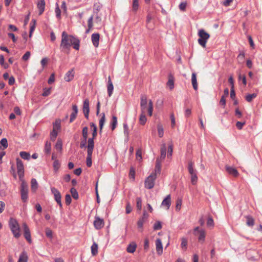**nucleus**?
Wrapping results in <instances>:
<instances>
[{"mask_svg":"<svg viewBox=\"0 0 262 262\" xmlns=\"http://www.w3.org/2000/svg\"><path fill=\"white\" fill-rule=\"evenodd\" d=\"M161 162H162V161H161V160H160L159 158H157L156 159L155 170L154 172H152L151 173L156 174V177L157 176L158 174L160 173Z\"/></svg>","mask_w":262,"mask_h":262,"instance_id":"nucleus-21","label":"nucleus"},{"mask_svg":"<svg viewBox=\"0 0 262 262\" xmlns=\"http://www.w3.org/2000/svg\"><path fill=\"white\" fill-rule=\"evenodd\" d=\"M90 126L91 128H93L92 137L88 139V144H89L90 140H91V142L93 144V146H94V139L97 135V127L96 125L93 122L90 123Z\"/></svg>","mask_w":262,"mask_h":262,"instance_id":"nucleus-10","label":"nucleus"},{"mask_svg":"<svg viewBox=\"0 0 262 262\" xmlns=\"http://www.w3.org/2000/svg\"><path fill=\"white\" fill-rule=\"evenodd\" d=\"M225 168L228 173L230 175L234 177H237L238 176L239 173L236 168L229 166H226Z\"/></svg>","mask_w":262,"mask_h":262,"instance_id":"nucleus-15","label":"nucleus"},{"mask_svg":"<svg viewBox=\"0 0 262 262\" xmlns=\"http://www.w3.org/2000/svg\"><path fill=\"white\" fill-rule=\"evenodd\" d=\"M46 235L47 237L49 238H52L53 236V232L49 228H46Z\"/></svg>","mask_w":262,"mask_h":262,"instance_id":"nucleus-63","label":"nucleus"},{"mask_svg":"<svg viewBox=\"0 0 262 262\" xmlns=\"http://www.w3.org/2000/svg\"><path fill=\"white\" fill-rule=\"evenodd\" d=\"M171 204V199L170 195H168L163 200L161 205L163 206H166L167 209H168Z\"/></svg>","mask_w":262,"mask_h":262,"instance_id":"nucleus-23","label":"nucleus"},{"mask_svg":"<svg viewBox=\"0 0 262 262\" xmlns=\"http://www.w3.org/2000/svg\"><path fill=\"white\" fill-rule=\"evenodd\" d=\"M56 7L55 9L56 16L58 18H60L61 17V10L59 8V5L57 3H56Z\"/></svg>","mask_w":262,"mask_h":262,"instance_id":"nucleus-53","label":"nucleus"},{"mask_svg":"<svg viewBox=\"0 0 262 262\" xmlns=\"http://www.w3.org/2000/svg\"><path fill=\"white\" fill-rule=\"evenodd\" d=\"M0 64L3 66L5 69L8 68L7 63H5L4 57L3 55H0Z\"/></svg>","mask_w":262,"mask_h":262,"instance_id":"nucleus-47","label":"nucleus"},{"mask_svg":"<svg viewBox=\"0 0 262 262\" xmlns=\"http://www.w3.org/2000/svg\"><path fill=\"white\" fill-rule=\"evenodd\" d=\"M104 222L103 219L98 216H96L94 221V226L96 229H101L103 227Z\"/></svg>","mask_w":262,"mask_h":262,"instance_id":"nucleus-13","label":"nucleus"},{"mask_svg":"<svg viewBox=\"0 0 262 262\" xmlns=\"http://www.w3.org/2000/svg\"><path fill=\"white\" fill-rule=\"evenodd\" d=\"M16 165L19 178L22 181L24 176V166L22 161L19 158H16Z\"/></svg>","mask_w":262,"mask_h":262,"instance_id":"nucleus-8","label":"nucleus"},{"mask_svg":"<svg viewBox=\"0 0 262 262\" xmlns=\"http://www.w3.org/2000/svg\"><path fill=\"white\" fill-rule=\"evenodd\" d=\"M157 129L159 136L160 138L162 137L164 135V131L162 126L160 124H158L157 126Z\"/></svg>","mask_w":262,"mask_h":262,"instance_id":"nucleus-50","label":"nucleus"},{"mask_svg":"<svg viewBox=\"0 0 262 262\" xmlns=\"http://www.w3.org/2000/svg\"><path fill=\"white\" fill-rule=\"evenodd\" d=\"M101 6L99 4H95L94 8V12L98 14L99 11L100 10Z\"/></svg>","mask_w":262,"mask_h":262,"instance_id":"nucleus-62","label":"nucleus"},{"mask_svg":"<svg viewBox=\"0 0 262 262\" xmlns=\"http://www.w3.org/2000/svg\"><path fill=\"white\" fill-rule=\"evenodd\" d=\"M70 192L71 193L72 197L74 199L77 200L78 198V193L77 190L74 188H71Z\"/></svg>","mask_w":262,"mask_h":262,"instance_id":"nucleus-46","label":"nucleus"},{"mask_svg":"<svg viewBox=\"0 0 262 262\" xmlns=\"http://www.w3.org/2000/svg\"><path fill=\"white\" fill-rule=\"evenodd\" d=\"M28 255L26 251H24L21 253L19 255V259L17 262H27L28 261Z\"/></svg>","mask_w":262,"mask_h":262,"instance_id":"nucleus-26","label":"nucleus"},{"mask_svg":"<svg viewBox=\"0 0 262 262\" xmlns=\"http://www.w3.org/2000/svg\"><path fill=\"white\" fill-rule=\"evenodd\" d=\"M157 178L156 176V174L151 173L146 179L145 181V187L148 189H152L155 185V181Z\"/></svg>","mask_w":262,"mask_h":262,"instance_id":"nucleus-7","label":"nucleus"},{"mask_svg":"<svg viewBox=\"0 0 262 262\" xmlns=\"http://www.w3.org/2000/svg\"><path fill=\"white\" fill-rule=\"evenodd\" d=\"M123 129H124V134L126 136H128L129 134L128 131V127L126 123H123Z\"/></svg>","mask_w":262,"mask_h":262,"instance_id":"nucleus-60","label":"nucleus"},{"mask_svg":"<svg viewBox=\"0 0 262 262\" xmlns=\"http://www.w3.org/2000/svg\"><path fill=\"white\" fill-rule=\"evenodd\" d=\"M9 227L11 229L14 236L18 238L20 236V226L19 225L15 219L11 217L9 221Z\"/></svg>","mask_w":262,"mask_h":262,"instance_id":"nucleus-2","label":"nucleus"},{"mask_svg":"<svg viewBox=\"0 0 262 262\" xmlns=\"http://www.w3.org/2000/svg\"><path fill=\"white\" fill-rule=\"evenodd\" d=\"M191 82L194 90L196 91L198 90V83L196 80V75L195 73H192V74Z\"/></svg>","mask_w":262,"mask_h":262,"instance_id":"nucleus-27","label":"nucleus"},{"mask_svg":"<svg viewBox=\"0 0 262 262\" xmlns=\"http://www.w3.org/2000/svg\"><path fill=\"white\" fill-rule=\"evenodd\" d=\"M88 139L87 138H81V141H80V148H85L86 147L88 146V145L86 146V143L88 142Z\"/></svg>","mask_w":262,"mask_h":262,"instance_id":"nucleus-44","label":"nucleus"},{"mask_svg":"<svg viewBox=\"0 0 262 262\" xmlns=\"http://www.w3.org/2000/svg\"><path fill=\"white\" fill-rule=\"evenodd\" d=\"M82 138H87L88 136V127L87 126H85L82 128Z\"/></svg>","mask_w":262,"mask_h":262,"instance_id":"nucleus-51","label":"nucleus"},{"mask_svg":"<svg viewBox=\"0 0 262 262\" xmlns=\"http://www.w3.org/2000/svg\"><path fill=\"white\" fill-rule=\"evenodd\" d=\"M88 155L86 157V165L88 167H90L92 165V157L94 146H93V144L91 142V140H90V143L88 144Z\"/></svg>","mask_w":262,"mask_h":262,"instance_id":"nucleus-6","label":"nucleus"},{"mask_svg":"<svg viewBox=\"0 0 262 262\" xmlns=\"http://www.w3.org/2000/svg\"><path fill=\"white\" fill-rule=\"evenodd\" d=\"M136 202H137V208L138 210H141L142 209V199L140 197H138L136 198Z\"/></svg>","mask_w":262,"mask_h":262,"instance_id":"nucleus-54","label":"nucleus"},{"mask_svg":"<svg viewBox=\"0 0 262 262\" xmlns=\"http://www.w3.org/2000/svg\"><path fill=\"white\" fill-rule=\"evenodd\" d=\"M45 152L47 154H50L51 151V143L50 141H47L45 143Z\"/></svg>","mask_w":262,"mask_h":262,"instance_id":"nucleus-34","label":"nucleus"},{"mask_svg":"<svg viewBox=\"0 0 262 262\" xmlns=\"http://www.w3.org/2000/svg\"><path fill=\"white\" fill-rule=\"evenodd\" d=\"M147 104V98L146 95L143 94L141 96L140 106L141 112L146 113Z\"/></svg>","mask_w":262,"mask_h":262,"instance_id":"nucleus-12","label":"nucleus"},{"mask_svg":"<svg viewBox=\"0 0 262 262\" xmlns=\"http://www.w3.org/2000/svg\"><path fill=\"white\" fill-rule=\"evenodd\" d=\"M107 92L109 97H111L113 94L114 86L113 83L112 82L110 76L108 77V81H107Z\"/></svg>","mask_w":262,"mask_h":262,"instance_id":"nucleus-22","label":"nucleus"},{"mask_svg":"<svg viewBox=\"0 0 262 262\" xmlns=\"http://www.w3.org/2000/svg\"><path fill=\"white\" fill-rule=\"evenodd\" d=\"M246 219V225L249 227H252L254 224V220L250 215L245 216Z\"/></svg>","mask_w":262,"mask_h":262,"instance_id":"nucleus-30","label":"nucleus"},{"mask_svg":"<svg viewBox=\"0 0 262 262\" xmlns=\"http://www.w3.org/2000/svg\"><path fill=\"white\" fill-rule=\"evenodd\" d=\"M199 236L198 237V240L200 242H202L203 243L205 241V232L203 229H201L199 230Z\"/></svg>","mask_w":262,"mask_h":262,"instance_id":"nucleus-36","label":"nucleus"},{"mask_svg":"<svg viewBox=\"0 0 262 262\" xmlns=\"http://www.w3.org/2000/svg\"><path fill=\"white\" fill-rule=\"evenodd\" d=\"M149 216L148 214L146 211H144L142 217L139 219L137 222L138 228H141L143 227L144 223L146 222Z\"/></svg>","mask_w":262,"mask_h":262,"instance_id":"nucleus-14","label":"nucleus"},{"mask_svg":"<svg viewBox=\"0 0 262 262\" xmlns=\"http://www.w3.org/2000/svg\"><path fill=\"white\" fill-rule=\"evenodd\" d=\"M72 113L70 115V123H72L76 119L78 113V107L76 104L72 105Z\"/></svg>","mask_w":262,"mask_h":262,"instance_id":"nucleus-17","label":"nucleus"},{"mask_svg":"<svg viewBox=\"0 0 262 262\" xmlns=\"http://www.w3.org/2000/svg\"><path fill=\"white\" fill-rule=\"evenodd\" d=\"M71 201H72V199H71V195L69 194H67L65 196V201H66V204L67 205H70L71 203Z\"/></svg>","mask_w":262,"mask_h":262,"instance_id":"nucleus-61","label":"nucleus"},{"mask_svg":"<svg viewBox=\"0 0 262 262\" xmlns=\"http://www.w3.org/2000/svg\"><path fill=\"white\" fill-rule=\"evenodd\" d=\"M24 229V235L28 243H31L32 242L30 229L26 223L23 224Z\"/></svg>","mask_w":262,"mask_h":262,"instance_id":"nucleus-11","label":"nucleus"},{"mask_svg":"<svg viewBox=\"0 0 262 262\" xmlns=\"http://www.w3.org/2000/svg\"><path fill=\"white\" fill-rule=\"evenodd\" d=\"M154 230H160L162 228L161 223L160 221H156L153 227Z\"/></svg>","mask_w":262,"mask_h":262,"instance_id":"nucleus-56","label":"nucleus"},{"mask_svg":"<svg viewBox=\"0 0 262 262\" xmlns=\"http://www.w3.org/2000/svg\"><path fill=\"white\" fill-rule=\"evenodd\" d=\"M166 85L169 88L170 90H172L174 88V77L171 74L168 75V80Z\"/></svg>","mask_w":262,"mask_h":262,"instance_id":"nucleus-24","label":"nucleus"},{"mask_svg":"<svg viewBox=\"0 0 262 262\" xmlns=\"http://www.w3.org/2000/svg\"><path fill=\"white\" fill-rule=\"evenodd\" d=\"M20 195L22 201L26 202L28 198V188L27 184L24 181L21 183Z\"/></svg>","mask_w":262,"mask_h":262,"instance_id":"nucleus-5","label":"nucleus"},{"mask_svg":"<svg viewBox=\"0 0 262 262\" xmlns=\"http://www.w3.org/2000/svg\"><path fill=\"white\" fill-rule=\"evenodd\" d=\"M129 177L130 179H132L133 180H135V168L133 167H130L129 172Z\"/></svg>","mask_w":262,"mask_h":262,"instance_id":"nucleus-55","label":"nucleus"},{"mask_svg":"<svg viewBox=\"0 0 262 262\" xmlns=\"http://www.w3.org/2000/svg\"><path fill=\"white\" fill-rule=\"evenodd\" d=\"M90 102L88 99H85L83 103L82 111L83 112L90 111Z\"/></svg>","mask_w":262,"mask_h":262,"instance_id":"nucleus-33","label":"nucleus"},{"mask_svg":"<svg viewBox=\"0 0 262 262\" xmlns=\"http://www.w3.org/2000/svg\"><path fill=\"white\" fill-rule=\"evenodd\" d=\"M105 121V114L104 113H103L102 114V117L99 120V128H100L99 132H100V134H101V133L102 132V128H103V125L104 124Z\"/></svg>","mask_w":262,"mask_h":262,"instance_id":"nucleus-31","label":"nucleus"},{"mask_svg":"<svg viewBox=\"0 0 262 262\" xmlns=\"http://www.w3.org/2000/svg\"><path fill=\"white\" fill-rule=\"evenodd\" d=\"M156 250L158 254L161 255L163 253V246L161 240L157 238L156 241Z\"/></svg>","mask_w":262,"mask_h":262,"instance_id":"nucleus-20","label":"nucleus"},{"mask_svg":"<svg viewBox=\"0 0 262 262\" xmlns=\"http://www.w3.org/2000/svg\"><path fill=\"white\" fill-rule=\"evenodd\" d=\"M194 163L192 161L188 162V170L189 174L191 175V182L192 185H195L198 181V176L196 170L193 168Z\"/></svg>","mask_w":262,"mask_h":262,"instance_id":"nucleus-4","label":"nucleus"},{"mask_svg":"<svg viewBox=\"0 0 262 262\" xmlns=\"http://www.w3.org/2000/svg\"><path fill=\"white\" fill-rule=\"evenodd\" d=\"M19 155L21 158L24 160H29L30 158V155L29 152L26 151H20Z\"/></svg>","mask_w":262,"mask_h":262,"instance_id":"nucleus-41","label":"nucleus"},{"mask_svg":"<svg viewBox=\"0 0 262 262\" xmlns=\"http://www.w3.org/2000/svg\"><path fill=\"white\" fill-rule=\"evenodd\" d=\"M36 24V20L34 19H32L30 23V28L29 32V37H30L32 35V33L35 29Z\"/></svg>","mask_w":262,"mask_h":262,"instance_id":"nucleus-40","label":"nucleus"},{"mask_svg":"<svg viewBox=\"0 0 262 262\" xmlns=\"http://www.w3.org/2000/svg\"><path fill=\"white\" fill-rule=\"evenodd\" d=\"M160 154V157L159 158L162 161L165 159L166 154V147L165 144H162L161 147Z\"/></svg>","mask_w":262,"mask_h":262,"instance_id":"nucleus-25","label":"nucleus"},{"mask_svg":"<svg viewBox=\"0 0 262 262\" xmlns=\"http://www.w3.org/2000/svg\"><path fill=\"white\" fill-rule=\"evenodd\" d=\"M8 141L6 138H3L0 141V149H6L8 147Z\"/></svg>","mask_w":262,"mask_h":262,"instance_id":"nucleus-35","label":"nucleus"},{"mask_svg":"<svg viewBox=\"0 0 262 262\" xmlns=\"http://www.w3.org/2000/svg\"><path fill=\"white\" fill-rule=\"evenodd\" d=\"M136 158L139 161H141L142 158V151L140 149H138L136 152Z\"/></svg>","mask_w":262,"mask_h":262,"instance_id":"nucleus-64","label":"nucleus"},{"mask_svg":"<svg viewBox=\"0 0 262 262\" xmlns=\"http://www.w3.org/2000/svg\"><path fill=\"white\" fill-rule=\"evenodd\" d=\"M51 191L52 193L54 195L55 200L57 204L59 205L60 208H62V205L61 203V195L59 190L55 187H51Z\"/></svg>","mask_w":262,"mask_h":262,"instance_id":"nucleus-9","label":"nucleus"},{"mask_svg":"<svg viewBox=\"0 0 262 262\" xmlns=\"http://www.w3.org/2000/svg\"><path fill=\"white\" fill-rule=\"evenodd\" d=\"M92 41L95 47H98L99 43L100 35L99 33H93L91 37Z\"/></svg>","mask_w":262,"mask_h":262,"instance_id":"nucleus-18","label":"nucleus"},{"mask_svg":"<svg viewBox=\"0 0 262 262\" xmlns=\"http://www.w3.org/2000/svg\"><path fill=\"white\" fill-rule=\"evenodd\" d=\"M137 245L135 243H132L128 245L126 251L127 252L130 253H133L136 249Z\"/></svg>","mask_w":262,"mask_h":262,"instance_id":"nucleus-28","label":"nucleus"},{"mask_svg":"<svg viewBox=\"0 0 262 262\" xmlns=\"http://www.w3.org/2000/svg\"><path fill=\"white\" fill-rule=\"evenodd\" d=\"M182 242L181 244V248L186 250L187 248L188 241L186 238L183 237L181 239Z\"/></svg>","mask_w":262,"mask_h":262,"instance_id":"nucleus-45","label":"nucleus"},{"mask_svg":"<svg viewBox=\"0 0 262 262\" xmlns=\"http://www.w3.org/2000/svg\"><path fill=\"white\" fill-rule=\"evenodd\" d=\"M74 77V69H72L67 72L66 74L64 79L65 81L70 82L72 81Z\"/></svg>","mask_w":262,"mask_h":262,"instance_id":"nucleus-19","label":"nucleus"},{"mask_svg":"<svg viewBox=\"0 0 262 262\" xmlns=\"http://www.w3.org/2000/svg\"><path fill=\"white\" fill-rule=\"evenodd\" d=\"M207 225L208 227H214V221L213 219L211 217H208L207 221Z\"/></svg>","mask_w":262,"mask_h":262,"instance_id":"nucleus-58","label":"nucleus"},{"mask_svg":"<svg viewBox=\"0 0 262 262\" xmlns=\"http://www.w3.org/2000/svg\"><path fill=\"white\" fill-rule=\"evenodd\" d=\"M153 111V104L151 100H149L148 102V106L147 108L148 114L149 116H151L152 115Z\"/></svg>","mask_w":262,"mask_h":262,"instance_id":"nucleus-42","label":"nucleus"},{"mask_svg":"<svg viewBox=\"0 0 262 262\" xmlns=\"http://www.w3.org/2000/svg\"><path fill=\"white\" fill-rule=\"evenodd\" d=\"M51 94V88L47 89L45 88L43 89V92L42 94V96L43 97H47L49 96Z\"/></svg>","mask_w":262,"mask_h":262,"instance_id":"nucleus-59","label":"nucleus"},{"mask_svg":"<svg viewBox=\"0 0 262 262\" xmlns=\"http://www.w3.org/2000/svg\"><path fill=\"white\" fill-rule=\"evenodd\" d=\"M74 49L78 50L80 46L79 40L72 35H68L65 31L61 34V41L60 45V49L61 52L69 54L71 46Z\"/></svg>","mask_w":262,"mask_h":262,"instance_id":"nucleus-1","label":"nucleus"},{"mask_svg":"<svg viewBox=\"0 0 262 262\" xmlns=\"http://www.w3.org/2000/svg\"><path fill=\"white\" fill-rule=\"evenodd\" d=\"M117 124V118L116 116H113L112 117L111 125V129L112 130H113L115 129V128L116 127Z\"/></svg>","mask_w":262,"mask_h":262,"instance_id":"nucleus-39","label":"nucleus"},{"mask_svg":"<svg viewBox=\"0 0 262 262\" xmlns=\"http://www.w3.org/2000/svg\"><path fill=\"white\" fill-rule=\"evenodd\" d=\"M198 43L203 48L206 47V44L208 39L210 37V35L207 33L204 29H200L198 31Z\"/></svg>","mask_w":262,"mask_h":262,"instance_id":"nucleus-3","label":"nucleus"},{"mask_svg":"<svg viewBox=\"0 0 262 262\" xmlns=\"http://www.w3.org/2000/svg\"><path fill=\"white\" fill-rule=\"evenodd\" d=\"M93 18H94V16L92 15L88 19V26L89 29L86 31V32H88L90 29H92V28L93 26Z\"/></svg>","mask_w":262,"mask_h":262,"instance_id":"nucleus-48","label":"nucleus"},{"mask_svg":"<svg viewBox=\"0 0 262 262\" xmlns=\"http://www.w3.org/2000/svg\"><path fill=\"white\" fill-rule=\"evenodd\" d=\"M98 245L96 242H94L93 245H92L91 249V253L92 255L95 256L98 253Z\"/></svg>","mask_w":262,"mask_h":262,"instance_id":"nucleus-32","label":"nucleus"},{"mask_svg":"<svg viewBox=\"0 0 262 262\" xmlns=\"http://www.w3.org/2000/svg\"><path fill=\"white\" fill-rule=\"evenodd\" d=\"M37 7L39 10V15H41L45 11V0H37Z\"/></svg>","mask_w":262,"mask_h":262,"instance_id":"nucleus-16","label":"nucleus"},{"mask_svg":"<svg viewBox=\"0 0 262 262\" xmlns=\"http://www.w3.org/2000/svg\"><path fill=\"white\" fill-rule=\"evenodd\" d=\"M53 168L55 172H57L60 167V163L58 160H55L53 164Z\"/></svg>","mask_w":262,"mask_h":262,"instance_id":"nucleus-43","label":"nucleus"},{"mask_svg":"<svg viewBox=\"0 0 262 262\" xmlns=\"http://www.w3.org/2000/svg\"><path fill=\"white\" fill-rule=\"evenodd\" d=\"M55 148L57 150H61L62 148V143L61 140L58 139Z\"/></svg>","mask_w":262,"mask_h":262,"instance_id":"nucleus-57","label":"nucleus"},{"mask_svg":"<svg viewBox=\"0 0 262 262\" xmlns=\"http://www.w3.org/2000/svg\"><path fill=\"white\" fill-rule=\"evenodd\" d=\"M147 119L145 116V113L141 112L139 118V122L141 125H144L146 122Z\"/></svg>","mask_w":262,"mask_h":262,"instance_id":"nucleus-37","label":"nucleus"},{"mask_svg":"<svg viewBox=\"0 0 262 262\" xmlns=\"http://www.w3.org/2000/svg\"><path fill=\"white\" fill-rule=\"evenodd\" d=\"M139 0H133L132 4V11L136 12L139 8Z\"/></svg>","mask_w":262,"mask_h":262,"instance_id":"nucleus-38","label":"nucleus"},{"mask_svg":"<svg viewBox=\"0 0 262 262\" xmlns=\"http://www.w3.org/2000/svg\"><path fill=\"white\" fill-rule=\"evenodd\" d=\"M38 188V183L36 180L34 178L31 179V189L32 191L35 192Z\"/></svg>","mask_w":262,"mask_h":262,"instance_id":"nucleus-29","label":"nucleus"},{"mask_svg":"<svg viewBox=\"0 0 262 262\" xmlns=\"http://www.w3.org/2000/svg\"><path fill=\"white\" fill-rule=\"evenodd\" d=\"M58 133L55 128L50 133V138L52 140L54 141L57 136Z\"/></svg>","mask_w":262,"mask_h":262,"instance_id":"nucleus-52","label":"nucleus"},{"mask_svg":"<svg viewBox=\"0 0 262 262\" xmlns=\"http://www.w3.org/2000/svg\"><path fill=\"white\" fill-rule=\"evenodd\" d=\"M256 94L255 93H253L251 94H248L246 96V100L247 101L250 102L252 101V100L254 98H255L256 97Z\"/></svg>","mask_w":262,"mask_h":262,"instance_id":"nucleus-49","label":"nucleus"}]
</instances>
